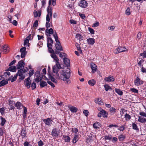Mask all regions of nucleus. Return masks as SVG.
I'll return each instance as SVG.
<instances>
[{
	"instance_id": "f257e3e1",
	"label": "nucleus",
	"mask_w": 146,
	"mask_h": 146,
	"mask_svg": "<svg viewBox=\"0 0 146 146\" xmlns=\"http://www.w3.org/2000/svg\"><path fill=\"white\" fill-rule=\"evenodd\" d=\"M56 63V64L54 66L52 69L53 72L56 74V78L58 79H60L65 81V83L69 84L70 83V81L68 79L70 76V69L67 68L65 72L62 70V72L61 73L62 76H60V77L58 73V72L59 70L61 68V66L59 62Z\"/></svg>"
},
{
	"instance_id": "f03ea898",
	"label": "nucleus",
	"mask_w": 146,
	"mask_h": 146,
	"mask_svg": "<svg viewBox=\"0 0 146 146\" xmlns=\"http://www.w3.org/2000/svg\"><path fill=\"white\" fill-rule=\"evenodd\" d=\"M53 36L56 42V44L55 45V47L56 48V49L60 51H63V49L61 45L60 42L58 40V36L56 32L54 34Z\"/></svg>"
},
{
	"instance_id": "7ed1b4c3",
	"label": "nucleus",
	"mask_w": 146,
	"mask_h": 146,
	"mask_svg": "<svg viewBox=\"0 0 146 146\" xmlns=\"http://www.w3.org/2000/svg\"><path fill=\"white\" fill-rule=\"evenodd\" d=\"M48 13L46 16V20L47 21L50 22V18H52V9L50 6H48L47 9Z\"/></svg>"
},
{
	"instance_id": "20e7f679",
	"label": "nucleus",
	"mask_w": 146,
	"mask_h": 146,
	"mask_svg": "<svg viewBox=\"0 0 146 146\" xmlns=\"http://www.w3.org/2000/svg\"><path fill=\"white\" fill-rule=\"evenodd\" d=\"M127 50V49L125 47L119 46L114 50V52L116 54L126 51Z\"/></svg>"
},
{
	"instance_id": "39448f33",
	"label": "nucleus",
	"mask_w": 146,
	"mask_h": 146,
	"mask_svg": "<svg viewBox=\"0 0 146 146\" xmlns=\"http://www.w3.org/2000/svg\"><path fill=\"white\" fill-rule=\"evenodd\" d=\"M88 3L87 1L84 0H81L79 3V5L83 8H85L88 6Z\"/></svg>"
},
{
	"instance_id": "423d86ee",
	"label": "nucleus",
	"mask_w": 146,
	"mask_h": 146,
	"mask_svg": "<svg viewBox=\"0 0 146 146\" xmlns=\"http://www.w3.org/2000/svg\"><path fill=\"white\" fill-rule=\"evenodd\" d=\"M25 63L23 60H21L19 61L17 65V69H20L21 68H24L25 66Z\"/></svg>"
},
{
	"instance_id": "0eeeda50",
	"label": "nucleus",
	"mask_w": 146,
	"mask_h": 146,
	"mask_svg": "<svg viewBox=\"0 0 146 146\" xmlns=\"http://www.w3.org/2000/svg\"><path fill=\"white\" fill-rule=\"evenodd\" d=\"M47 47L48 48H50L49 46H52L53 41L50 37H49L47 38Z\"/></svg>"
},
{
	"instance_id": "6e6552de",
	"label": "nucleus",
	"mask_w": 146,
	"mask_h": 146,
	"mask_svg": "<svg viewBox=\"0 0 146 146\" xmlns=\"http://www.w3.org/2000/svg\"><path fill=\"white\" fill-rule=\"evenodd\" d=\"M43 121L47 125L50 126L52 123V120L50 118H48L44 119Z\"/></svg>"
},
{
	"instance_id": "1a4fd4ad",
	"label": "nucleus",
	"mask_w": 146,
	"mask_h": 146,
	"mask_svg": "<svg viewBox=\"0 0 146 146\" xmlns=\"http://www.w3.org/2000/svg\"><path fill=\"white\" fill-rule=\"evenodd\" d=\"M90 67L92 70V73H94L96 71L97 69V66L96 64L94 63H92L90 64Z\"/></svg>"
},
{
	"instance_id": "9d476101",
	"label": "nucleus",
	"mask_w": 146,
	"mask_h": 146,
	"mask_svg": "<svg viewBox=\"0 0 146 146\" xmlns=\"http://www.w3.org/2000/svg\"><path fill=\"white\" fill-rule=\"evenodd\" d=\"M134 83L135 85L139 86L140 84H143V82L138 76H137L136 79L135 80Z\"/></svg>"
},
{
	"instance_id": "9b49d317",
	"label": "nucleus",
	"mask_w": 146,
	"mask_h": 146,
	"mask_svg": "<svg viewBox=\"0 0 146 146\" xmlns=\"http://www.w3.org/2000/svg\"><path fill=\"white\" fill-rule=\"evenodd\" d=\"M2 49H1L0 50L3 51L4 53H7L9 52V46L7 45H4L2 46Z\"/></svg>"
},
{
	"instance_id": "f8f14e48",
	"label": "nucleus",
	"mask_w": 146,
	"mask_h": 146,
	"mask_svg": "<svg viewBox=\"0 0 146 146\" xmlns=\"http://www.w3.org/2000/svg\"><path fill=\"white\" fill-rule=\"evenodd\" d=\"M63 61L67 67L70 66V60L69 59L64 58L63 59Z\"/></svg>"
},
{
	"instance_id": "ddd939ff",
	"label": "nucleus",
	"mask_w": 146,
	"mask_h": 146,
	"mask_svg": "<svg viewBox=\"0 0 146 146\" xmlns=\"http://www.w3.org/2000/svg\"><path fill=\"white\" fill-rule=\"evenodd\" d=\"M68 108L72 113L76 112L78 111V108L74 106H68Z\"/></svg>"
},
{
	"instance_id": "4468645a",
	"label": "nucleus",
	"mask_w": 146,
	"mask_h": 146,
	"mask_svg": "<svg viewBox=\"0 0 146 146\" xmlns=\"http://www.w3.org/2000/svg\"><path fill=\"white\" fill-rule=\"evenodd\" d=\"M51 133L52 136L53 137H57L59 135L58 130L56 128L52 129Z\"/></svg>"
},
{
	"instance_id": "2eb2a0df",
	"label": "nucleus",
	"mask_w": 146,
	"mask_h": 146,
	"mask_svg": "<svg viewBox=\"0 0 146 146\" xmlns=\"http://www.w3.org/2000/svg\"><path fill=\"white\" fill-rule=\"evenodd\" d=\"M16 68L15 66H10L8 69L6 70V71H11L13 72H16Z\"/></svg>"
},
{
	"instance_id": "dca6fc26",
	"label": "nucleus",
	"mask_w": 146,
	"mask_h": 146,
	"mask_svg": "<svg viewBox=\"0 0 146 146\" xmlns=\"http://www.w3.org/2000/svg\"><path fill=\"white\" fill-rule=\"evenodd\" d=\"M104 80L107 82H113L114 81V79L113 76H110L108 77H106L104 78Z\"/></svg>"
},
{
	"instance_id": "f3484780",
	"label": "nucleus",
	"mask_w": 146,
	"mask_h": 146,
	"mask_svg": "<svg viewBox=\"0 0 146 146\" xmlns=\"http://www.w3.org/2000/svg\"><path fill=\"white\" fill-rule=\"evenodd\" d=\"M33 14L35 17H39L41 15V11H39L37 12L35 10L33 12Z\"/></svg>"
},
{
	"instance_id": "a211bd4d",
	"label": "nucleus",
	"mask_w": 146,
	"mask_h": 146,
	"mask_svg": "<svg viewBox=\"0 0 146 146\" xmlns=\"http://www.w3.org/2000/svg\"><path fill=\"white\" fill-rule=\"evenodd\" d=\"M48 78L52 81L54 83H56L57 82V81L55 79L54 77L50 74L48 70Z\"/></svg>"
},
{
	"instance_id": "6ab92c4d",
	"label": "nucleus",
	"mask_w": 146,
	"mask_h": 146,
	"mask_svg": "<svg viewBox=\"0 0 146 146\" xmlns=\"http://www.w3.org/2000/svg\"><path fill=\"white\" fill-rule=\"evenodd\" d=\"M87 42L89 44L93 45L95 43V39L94 38H90L87 40Z\"/></svg>"
},
{
	"instance_id": "aec40b11",
	"label": "nucleus",
	"mask_w": 146,
	"mask_h": 146,
	"mask_svg": "<svg viewBox=\"0 0 146 146\" xmlns=\"http://www.w3.org/2000/svg\"><path fill=\"white\" fill-rule=\"evenodd\" d=\"M93 137L94 136L92 134H90L88 135V137L86 139V142L88 143L93 138Z\"/></svg>"
},
{
	"instance_id": "412c9836",
	"label": "nucleus",
	"mask_w": 146,
	"mask_h": 146,
	"mask_svg": "<svg viewBox=\"0 0 146 146\" xmlns=\"http://www.w3.org/2000/svg\"><path fill=\"white\" fill-rule=\"evenodd\" d=\"M138 121L141 123H145L146 122V119L144 117H142L141 116H138Z\"/></svg>"
},
{
	"instance_id": "4be33fe9",
	"label": "nucleus",
	"mask_w": 146,
	"mask_h": 146,
	"mask_svg": "<svg viewBox=\"0 0 146 146\" xmlns=\"http://www.w3.org/2000/svg\"><path fill=\"white\" fill-rule=\"evenodd\" d=\"M63 137L64 138V139L65 142H69L70 141V138L68 136L64 135H63Z\"/></svg>"
},
{
	"instance_id": "5701e85b",
	"label": "nucleus",
	"mask_w": 146,
	"mask_h": 146,
	"mask_svg": "<svg viewBox=\"0 0 146 146\" xmlns=\"http://www.w3.org/2000/svg\"><path fill=\"white\" fill-rule=\"evenodd\" d=\"M25 85L26 86H27L28 88L29 89L31 87V81H24Z\"/></svg>"
},
{
	"instance_id": "b1692460",
	"label": "nucleus",
	"mask_w": 146,
	"mask_h": 146,
	"mask_svg": "<svg viewBox=\"0 0 146 146\" xmlns=\"http://www.w3.org/2000/svg\"><path fill=\"white\" fill-rule=\"evenodd\" d=\"M9 110H12V109H14V107L13 106V102L12 100H9Z\"/></svg>"
},
{
	"instance_id": "393cba45",
	"label": "nucleus",
	"mask_w": 146,
	"mask_h": 146,
	"mask_svg": "<svg viewBox=\"0 0 146 146\" xmlns=\"http://www.w3.org/2000/svg\"><path fill=\"white\" fill-rule=\"evenodd\" d=\"M8 83V82L7 80H3L0 82V87L3 86Z\"/></svg>"
},
{
	"instance_id": "a878e982",
	"label": "nucleus",
	"mask_w": 146,
	"mask_h": 146,
	"mask_svg": "<svg viewBox=\"0 0 146 146\" xmlns=\"http://www.w3.org/2000/svg\"><path fill=\"white\" fill-rule=\"evenodd\" d=\"M17 72L18 74H23L24 73L27 72L26 70L24 68H21L19 69Z\"/></svg>"
},
{
	"instance_id": "bb28decb",
	"label": "nucleus",
	"mask_w": 146,
	"mask_h": 146,
	"mask_svg": "<svg viewBox=\"0 0 146 146\" xmlns=\"http://www.w3.org/2000/svg\"><path fill=\"white\" fill-rule=\"evenodd\" d=\"M95 102L96 103H98L101 105H103L104 104V103L101 98H99L97 99H96L95 100Z\"/></svg>"
},
{
	"instance_id": "cd10ccee",
	"label": "nucleus",
	"mask_w": 146,
	"mask_h": 146,
	"mask_svg": "<svg viewBox=\"0 0 146 146\" xmlns=\"http://www.w3.org/2000/svg\"><path fill=\"white\" fill-rule=\"evenodd\" d=\"M104 137L105 140H108L110 141L112 139V136L111 135H105Z\"/></svg>"
},
{
	"instance_id": "c85d7f7f",
	"label": "nucleus",
	"mask_w": 146,
	"mask_h": 146,
	"mask_svg": "<svg viewBox=\"0 0 146 146\" xmlns=\"http://www.w3.org/2000/svg\"><path fill=\"white\" fill-rule=\"evenodd\" d=\"M50 55L51 57L54 59L56 62H59V60L55 54H51Z\"/></svg>"
},
{
	"instance_id": "c756f323",
	"label": "nucleus",
	"mask_w": 146,
	"mask_h": 146,
	"mask_svg": "<svg viewBox=\"0 0 146 146\" xmlns=\"http://www.w3.org/2000/svg\"><path fill=\"white\" fill-rule=\"evenodd\" d=\"M47 85V83L45 81H41L40 83V85L41 88H42L44 86H46Z\"/></svg>"
},
{
	"instance_id": "7c9ffc66",
	"label": "nucleus",
	"mask_w": 146,
	"mask_h": 146,
	"mask_svg": "<svg viewBox=\"0 0 146 146\" xmlns=\"http://www.w3.org/2000/svg\"><path fill=\"white\" fill-rule=\"evenodd\" d=\"M89 84L91 86H94L96 83V81L93 79L89 80L88 82Z\"/></svg>"
},
{
	"instance_id": "2f4dec72",
	"label": "nucleus",
	"mask_w": 146,
	"mask_h": 146,
	"mask_svg": "<svg viewBox=\"0 0 146 146\" xmlns=\"http://www.w3.org/2000/svg\"><path fill=\"white\" fill-rule=\"evenodd\" d=\"M45 33L50 34L52 35L54 33V31L52 28L49 29H46L45 31Z\"/></svg>"
},
{
	"instance_id": "473e14b6",
	"label": "nucleus",
	"mask_w": 146,
	"mask_h": 146,
	"mask_svg": "<svg viewBox=\"0 0 146 146\" xmlns=\"http://www.w3.org/2000/svg\"><path fill=\"white\" fill-rule=\"evenodd\" d=\"M101 112L103 117L104 118L107 117L108 113L105 110H102V111H101Z\"/></svg>"
},
{
	"instance_id": "72a5a7b5",
	"label": "nucleus",
	"mask_w": 146,
	"mask_h": 146,
	"mask_svg": "<svg viewBox=\"0 0 146 146\" xmlns=\"http://www.w3.org/2000/svg\"><path fill=\"white\" fill-rule=\"evenodd\" d=\"M119 141H122L125 138V136L122 134L119 135L118 137Z\"/></svg>"
},
{
	"instance_id": "f704fd0d",
	"label": "nucleus",
	"mask_w": 146,
	"mask_h": 146,
	"mask_svg": "<svg viewBox=\"0 0 146 146\" xmlns=\"http://www.w3.org/2000/svg\"><path fill=\"white\" fill-rule=\"evenodd\" d=\"M115 90L116 93L119 95L122 96L123 95V92L122 91L120 90V89L115 88Z\"/></svg>"
},
{
	"instance_id": "c9c22d12",
	"label": "nucleus",
	"mask_w": 146,
	"mask_h": 146,
	"mask_svg": "<svg viewBox=\"0 0 146 146\" xmlns=\"http://www.w3.org/2000/svg\"><path fill=\"white\" fill-rule=\"evenodd\" d=\"M100 124L99 122H97L94 123L93 125L94 127L95 128H99L100 126Z\"/></svg>"
},
{
	"instance_id": "e433bc0d",
	"label": "nucleus",
	"mask_w": 146,
	"mask_h": 146,
	"mask_svg": "<svg viewBox=\"0 0 146 146\" xmlns=\"http://www.w3.org/2000/svg\"><path fill=\"white\" fill-rule=\"evenodd\" d=\"M22 106V104L19 102H17L15 104V107L17 108L18 109H19L20 107Z\"/></svg>"
},
{
	"instance_id": "4c0bfd02",
	"label": "nucleus",
	"mask_w": 146,
	"mask_h": 146,
	"mask_svg": "<svg viewBox=\"0 0 146 146\" xmlns=\"http://www.w3.org/2000/svg\"><path fill=\"white\" fill-rule=\"evenodd\" d=\"M133 129L136 131H138L139 129L138 128L137 125L134 123H133L132 125Z\"/></svg>"
},
{
	"instance_id": "58836bf2",
	"label": "nucleus",
	"mask_w": 146,
	"mask_h": 146,
	"mask_svg": "<svg viewBox=\"0 0 146 146\" xmlns=\"http://www.w3.org/2000/svg\"><path fill=\"white\" fill-rule=\"evenodd\" d=\"M0 119L1 120V124L2 126H3L4 125L6 121V120L5 118H3L2 117H1Z\"/></svg>"
},
{
	"instance_id": "ea45409f",
	"label": "nucleus",
	"mask_w": 146,
	"mask_h": 146,
	"mask_svg": "<svg viewBox=\"0 0 146 146\" xmlns=\"http://www.w3.org/2000/svg\"><path fill=\"white\" fill-rule=\"evenodd\" d=\"M21 135L22 137L23 138L26 136V130L24 129H23L21 131Z\"/></svg>"
},
{
	"instance_id": "a19ab883",
	"label": "nucleus",
	"mask_w": 146,
	"mask_h": 146,
	"mask_svg": "<svg viewBox=\"0 0 146 146\" xmlns=\"http://www.w3.org/2000/svg\"><path fill=\"white\" fill-rule=\"evenodd\" d=\"M78 136V135H75L72 141V142L73 143H76L78 141V139H77V137Z\"/></svg>"
},
{
	"instance_id": "79ce46f5",
	"label": "nucleus",
	"mask_w": 146,
	"mask_h": 146,
	"mask_svg": "<svg viewBox=\"0 0 146 146\" xmlns=\"http://www.w3.org/2000/svg\"><path fill=\"white\" fill-rule=\"evenodd\" d=\"M125 118L126 120H129L131 118V116L129 114L126 113L125 115Z\"/></svg>"
},
{
	"instance_id": "37998d69",
	"label": "nucleus",
	"mask_w": 146,
	"mask_h": 146,
	"mask_svg": "<svg viewBox=\"0 0 146 146\" xmlns=\"http://www.w3.org/2000/svg\"><path fill=\"white\" fill-rule=\"evenodd\" d=\"M105 90L106 91H108L109 90H112L111 88L108 85L106 84L104 85Z\"/></svg>"
},
{
	"instance_id": "c03bdc74",
	"label": "nucleus",
	"mask_w": 146,
	"mask_h": 146,
	"mask_svg": "<svg viewBox=\"0 0 146 146\" xmlns=\"http://www.w3.org/2000/svg\"><path fill=\"white\" fill-rule=\"evenodd\" d=\"M31 87L32 90H33L36 88V84L34 82H33L32 84H31Z\"/></svg>"
},
{
	"instance_id": "a18cd8bd",
	"label": "nucleus",
	"mask_w": 146,
	"mask_h": 146,
	"mask_svg": "<svg viewBox=\"0 0 146 146\" xmlns=\"http://www.w3.org/2000/svg\"><path fill=\"white\" fill-rule=\"evenodd\" d=\"M37 78H36L35 81V82H39L41 81L42 80V78L40 76H37Z\"/></svg>"
},
{
	"instance_id": "49530a36",
	"label": "nucleus",
	"mask_w": 146,
	"mask_h": 146,
	"mask_svg": "<svg viewBox=\"0 0 146 146\" xmlns=\"http://www.w3.org/2000/svg\"><path fill=\"white\" fill-rule=\"evenodd\" d=\"M18 76H19V79L21 80L24 79L25 77V75L23 74H19Z\"/></svg>"
},
{
	"instance_id": "de8ad7c7",
	"label": "nucleus",
	"mask_w": 146,
	"mask_h": 146,
	"mask_svg": "<svg viewBox=\"0 0 146 146\" xmlns=\"http://www.w3.org/2000/svg\"><path fill=\"white\" fill-rule=\"evenodd\" d=\"M38 21L37 20H36L35 21L33 26V28H35L38 27Z\"/></svg>"
},
{
	"instance_id": "09e8293b",
	"label": "nucleus",
	"mask_w": 146,
	"mask_h": 146,
	"mask_svg": "<svg viewBox=\"0 0 146 146\" xmlns=\"http://www.w3.org/2000/svg\"><path fill=\"white\" fill-rule=\"evenodd\" d=\"M50 48H48L49 52L51 54H54V51L52 48V46H49Z\"/></svg>"
},
{
	"instance_id": "8fccbe9b",
	"label": "nucleus",
	"mask_w": 146,
	"mask_h": 146,
	"mask_svg": "<svg viewBox=\"0 0 146 146\" xmlns=\"http://www.w3.org/2000/svg\"><path fill=\"white\" fill-rule=\"evenodd\" d=\"M35 72L34 70H30L29 71V75L30 76V77L32 75H33Z\"/></svg>"
},
{
	"instance_id": "3c124183",
	"label": "nucleus",
	"mask_w": 146,
	"mask_h": 146,
	"mask_svg": "<svg viewBox=\"0 0 146 146\" xmlns=\"http://www.w3.org/2000/svg\"><path fill=\"white\" fill-rule=\"evenodd\" d=\"M88 30L91 34H94V30L90 27L88 28Z\"/></svg>"
},
{
	"instance_id": "603ef678",
	"label": "nucleus",
	"mask_w": 146,
	"mask_h": 146,
	"mask_svg": "<svg viewBox=\"0 0 146 146\" xmlns=\"http://www.w3.org/2000/svg\"><path fill=\"white\" fill-rule=\"evenodd\" d=\"M130 8L128 7L126 11V14L127 15H129L130 14Z\"/></svg>"
},
{
	"instance_id": "864d4df0",
	"label": "nucleus",
	"mask_w": 146,
	"mask_h": 146,
	"mask_svg": "<svg viewBox=\"0 0 146 146\" xmlns=\"http://www.w3.org/2000/svg\"><path fill=\"white\" fill-rule=\"evenodd\" d=\"M5 110L4 108H0V113H1V115H3L4 114Z\"/></svg>"
},
{
	"instance_id": "5fc2aeb1",
	"label": "nucleus",
	"mask_w": 146,
	"mask_h": 146,
	"mask_svg": "<svg viewBox=\"0 0 146 146\" xmlns=\"http://www.w3.org/2000/svg\"><path fill=\"white\" fill-rule=\"evenodd\" d=\"M110 110L111 113H114L116 111V109L113 107L110 108Z\"/></svg>"
},
{
	"instance_id": "6e6d98bb",
	"label": "nucleus",
	"mask_w": 146,
	"mask_h": 146,
	"mask_svg": "<svg viewBox=\"0 0 146 146\" xmlns=\"http://www.w3.org/2000/svg\"><path fill=\"white\" fill-rule=\"evenodd\" d=\"M47 83L50 85L52 88H54L55 87V86L54 84L51 82V81L48 80L47 81Z\"/></svg>"
},
{
	"instance_id": "4d7b16f0",
	"label": "nucleus",
	"mask_w": 146,
	"mask_h": 146,
	"mask_svg": "<svg viewBox=\"0 0 146 146\" xmlns=\"http://www.w3.org/2000/svg\"><path fill=\"white\" fill-rule=\"evenodd\" d=\"M140 55L143 57V58H146V52L145 51H144L143 53H141L140 54Z\"/></svg>"
},
{
	"instance_id": "13d9d810",
	"label": "nucleus",
	"mask_w": 146,
	"mask_h": 146,
	"mask_svg": "<svg viewBox=\"0 0 146 146\" xmlns=\"http://www.w3.org/2000/svg\"><path fill=\"white\" fill-rule=\"evenodd\" d=\"M140 115L143 117H146V113L143 111H140L139 112Z\"/></svg>"
},
{
	"instance_id": "bf43d9fd",
	"label": "nucleus",
	"mask_w": 146,
	"mask_h": 146,
	"mask_svg": "<svg viewBox=\"0 0 146 146\" xmlns=\"http://www.w3.org/2000/svg\"><path fill=\"white\" fill-rule=\"evenodd\" d=\"M72 132L74 133L75 134H76L78 131V129L76 128H72Z\"/></svg>"
},
{
	"instance_id": "052dcab7",
	"label": "nucleus",
	"mask_w": 146,
	"mask_h": 146,
	"mask_svg": "<svg viewBox=\"0 0 146 146\" xmlns=\"http://www.w3.org/2000/svg\"><path fill=\"white\" fill-rule=\"evenodd\" d=\"M70 23L72 24H76L77 23L76 21L75 20L71 19L70 20Z\"/></svg>"
},
{
	"instance_id": "680f3d73",
	"label": "nucleus",
	"mask_w": 146,
	"mask_h": 146,
	"mask_svg": "<svg viewBox=\"0 0 146 146\" xmlns=\"http://www.w3.org/2000/svg\"><path fill=\"white\" fill-rule=\"evenodd\" d=\"M26 48L25 47H23L20 49V51L21 52H26Z\"/></svg>"
},
{
	"instance_id": "e2e57ef3",
	"label": "nucleus",
	"mask_w": 146,
	"mask_h": 146,
	"mask_svg": "<svg viewBox=\"0 0 146 146\" xmlns=\"http://www.w3.org/2000/svg\"><path fill=\"white\" fill-rule=\"evenodd\" d=\"M131 91L135 93H138V91L137 89L134 88L131 89Z\"/></svg>"
},
{
	"instance_id": "0e129e2a",
	"label": "nucleus",
	"mask_w": 146,
	"mask_h": 146,
	"mask_svg": "<svg viewBox=\"0 0 146 146\" xmlns=\"http://www.w3.org/2000/svg\"><path fill=\"white\" fill-rule=\"evenodd\" d=\"M117 139L116 137H113L111 139L113 143H115L117 141Z\"/></svg>"
},
{
	"instance_id": "69168bd1",
	"label": "nucleus",
	"mask_w": 146,
	"mask_h": 146,
	"mask_svg": "<svg viewBox=\"0 0 146 146\" xmlns=\"http://www.w3.org/2000/svg\"><path fill=\"white\" fill-rule=\"evenodd\" d=\"M141 71L143 72V73H146V69L143 67L142 66V68L141 69Z\"/></svg>"
},
{
	"instance_id": "338daca9",
	"label": "nucleus",
	"mask_w": 146,
	"mask_h": 146,
	"mask_svg": "<svg viewBox=\"0 0 146 146\" xmlns=\"http://www.w3.org/2000/svg\"><path fill=\"white\" fill-rule=\"evenodd\" d=\"M38 146H42L43 145V143L41 140L38 142Z\"/></svg>"
},
{
	"instance_id": "774afa93",
	"label": "nucleus",
	"mask_w": 146,
	"mask_h": 146,
	"mask_svg": "<svg viewBox=\"0 0 146 146\" xmlns=\"http://www.w3.org/2000/svg\"><path fill=\"white\" fill-rule=\"evenodd\" d=\"M24 146H32L31 145H30L29 143L27 141L25 142L24 143Z\"/></svg>"
}]
</instances>
